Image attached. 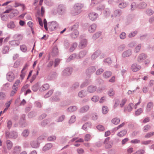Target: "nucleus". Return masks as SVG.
Wrapping results in <instances>:
<instances>
[{
    "label": "nucleus",
    "mask_w": 154,
    "mask_h": 154,
    "mask_svg": "<svg viewBox=\"0 0 154 154\" xmlns=\"http://www.w3.org/2000/svg\"><path fill=\"white\" fill-rule=\"evenodd\" d=\"M83 7L84 5L83 4L80 3L75 4L73 6L74 10L71 11V14L74 16L79 14L81 12V9Z\"/></svg>",
    "instance_id": "obj_1"
},
{
    "label": "nucleus",
    "mask_w": 154,
    "mask_h": 154,
    "mask_svg": "<svg viewBox=\"0 0 154 154\" xmlns=\"http://www.w3.org/2000/svg\"><path fill=\"white\" fill-rule=\"evenodd\" d=\"M85 36L84 35H80L79 37L80 41L79 45V47L81 49L86 47L88 44L87 40L84 38Z\"/></svg>",
    "instance_id": "obj_2"
},
{
    "label": "nucleus",
    "mask_w": 154,
    "mask_h": 154,
    "mask_svg": "<svg viewBox=\"0 0 154 154\" xmlns=\"http://www.w3.org/2000/svg\"><path fill=\"white\" fill-rule=\"evenodd\" d=\"M58 25L55 21H53L48 23V28L51 31L55 30L58 28Z\"/></svg>",
    "instance_id": "obj_3"
},
{
    "label": "nucleus",
    "mask_w": 154,
    "mask_h": 154,
    "mask_svg": "<svg viewBox=\"0 0 154 154\" xmlns=\"http://www.w3.org/2000/svg\"><path fill=\"white\" fill-rule=\"evenodd\" d=\"M5 134L6 137L9 138L15 139L18 136L17 132L14 131H11L10 133L8 131H6Z\"/></svg>",
    "instance_id": "obj_4"
},
{
    "label": "nucleus",
    "mask_w": 154,
    "mask_h": 154,
    "mask_svg": "<svg viewBox=\"0 0 154 154\" xmlns=\"http://www.w3.org/2000/svg\"><path fill=\"white\" fill-rule=\"evenodd\" d=\"M132 54V52L131 50L128 49L124 51L122 54V56L123 58H125L129 57Z\"/></svg>",
    "instance_id": "obj_5"
},
{
    "label": "nucleus",
    "mask_w": 154,
    "mask_h": 154,
    "mask_svg": "<svg viewBox=\"0 0 154 154\" xmlns=\"http://www.w3.org/2000/svg\"><path fill=\"white\" fill-rule=\"evenodd\" d=\"M72 71V68L70 67L67 68L62 71V75L65 76L69 75L71 74Z\"/></svg>",
    "instance_id": "obj_6"
},
{
    "label": "nucleus",
    "mask_w": 154,
    "mask_h": 154,
    "mask_svg": "<svg viewBox=\"0 0 154 154\" xmlns=\"http://www.w3.org/2000/svg\"><path fill=\"white\" fill-rule=\"evenodd\" d=\"M15 79V76L14 73L12 72H9L7 74V79L10 82L13 81Z\"/></svg>",
    "instance_id": "obj_7"
},
{
    "label": "nucleus",
    "mask_w": 154,
    "mask_h": 154,
    "mask_svg": "<svg viewBox=\"0 0 154 154\" xmlns=\"http://www.w3.org/2000/svg\"><path fill=\"white\" fill-rule=\"evenodd\" d=\"M79 27V23H75L74 25L71 26L68 28V30L69 32L72 31L76 32L78 31L77 29Z\"/></svg>",
    "instance_id": "obj_8"
},
{
    "label": "nucleus",
    "mask_w": 154,
    "mask_h": 154,
    "mask_svg": "<svg viewBox=\"0 0 154 154\" xmlns=\"http://www.w3.org/2000/svg\"><path fill=\"white\" fill-rule=\"evenodd\" d=\"M154 106L153 102H150L147 103L145 111L146 112H149L152 109Z\"/></svg>",
    "instance_id": "obj_9"
},
{
    "label": "nucleus",
    "mask_w": 154,
    "mask_h": 154,
    "mask_svg": "<svg viewBox=\"0 0 154 154\" xmlns=\"http://www.w3.org/2000/svg\"><path fill=\"white\" fill-rule=\"evenodd\" d=\"M21 150V147L20 146L17 145L14 147L12 152L13 154H18Z\"/></svg>",
    "instance_id": "obj_10"
},
{
    "label": "nucleus",
    "mask_w": 154,
    "mask_h": 154,
    "mask_svg": "<svg viewBox=\"0 0 154 154\" xmlns=\"http://www.w3.org/2000/svg\"><path fill=\"white\" fill-rule=\"evenodd\" d=\"M89 19L92 21L96 20L98 17V14L94 13L92 12L89 13L88 14Z\"/></svg>",
    "instance_id": "obj_11"
},
{
    "label": "nucleus",
    "mask_w": 154,
    "mask_h": 154,
    "mask_svg": "<svg viewBox=\"0 0 154 154\" xmlns=\"http://www.w3.org/2000/svg\"><path fill=\"white\" fill-rule=\"evenodd\" d=\"M87 51L84 50L80 51L78 54L77 59H80L84 57L87 54Z\"/></svg>",
    "instance_id": "obj_12"
},
{
    "label": "nucleus",
    "mask_w": 154,
    "mask_h": 154,
    "mask_svg": "<svg viewBox=\"0 0 154 154\" xmlns=\"http://www.w3.org/2000/svg\"><path fill=\"white\" fill-rule=\"evenodd\" d=\"M147 57V55L144 54L142 53L139 55L137 58V61L138 62L141 63L145 60Z\"/></svg>",
    "instance_id": "obj_13"
},
{
    "label": "nucleus",
    "mask_w": 154,
    "mask_h": 154,
    "mask_svg": "<svg viewBox=\"0 0 154 154\" xmlns=\"http://www.w3.org/2000/svg\"><path fill=\"white\" fill-rule=\"evenodd\" d=\"M40 143L38 142V141L36 140L31 142L30 145L32 148L36 149L38 148L39 147Z\"/></svg>",
    "instance_id": "obj_14"
},
{
    "label": "nucleus",
    "mask_w": 154,
    "mask_h": 154,
    "mask_svg": "<svg viewBox=\"0 0 154 154\" xmlns=\"http://www.w3.org/2000/svg\"><path fill=\"white\" fill-rule=\"evenodd\" d=\"M96 70L95 66H91L89 67L86 70L87 74L90 75L94 73Z\"/></svg>",
    "instance_id": "obj_15"
},
{
    "label": "nucleus",
    "mask_w": 154,
    "mask_h": 154,
    "mask_svg": "<svg viewBox=\"0 0 154 154\" xmlns=\"http://www.w3.org/2000/svg\"><path fill=\"white\" fill-rule=\"evenodd\" d=\"M90 107L88 105H85L81 107L79 110L80 113H84L87 112L89 109Z\"/></svg>",
    "instance_id": "obj_16"
},
{
    "label": "nucleus",
    "mask_w": 154,
    "mask_h": 154,
    "mask_svg": "<svg viewBox=\"0 0 154 154\" xmlns=\"http://www.w3.org/2000/svg\"><path fill=\"white\" fill-rule=\"evenodd\" d=\"M141 68V66L136 63L133 64L131 66V69L133 72H137Z\"/></svg>",
    "instance_id": "obj_17"
},
{
    "label": "nucleus",
    "mask_w": 154,
    "mask_h": 154,
    "mask_svg": "<svg viewBox=\"0 0 154 154\" xmlns=\"http://www.w3.org/2000/svg\"><path fill=\"white\" fill-rule=\"evenodd\" d=\"M134 104L132 103H130L127 107H125L124 109V111H128V112H131L133 109L134 107Z\"/></svg>",
    "instance_id": "obj_18"
},
{
    "label": "nucleus",
    "mask_w": 154,
    "mask_h": 154,
    "mask_svg": "<svg viewBox=\"0 0 154 154\" xmlns=\"http://www.w3.org/2000/svg\"><path fill=\"white\" fill-rule=\"evenodd\" d=\"M97 27V25L96 24H92L89 27V32L91 33L94 32L96 30Z\"/></svg>",
    "instance_id": "obj_19"
},
{
    "label": "nucleus",
    "mask_w": 154,
    "mask_h": 154,
    "mask_svg": "<svg viewBox=\"0 0 154 154\" xmlns=\"http://www.w3.org/2000/svg\"><path fill=\"white\" fill-rule=\"evenodd\" d=\"M65 11V8L63 5H60L58 6L57 11L59 14H62Z\"/></svg>",
    "instance_id": "obj_20"
},
{
    "label": "nucleus",
    "mask_w": 154,
    "mask_h": 154,
    "mask_svg": "<svg viewBox=\"0 0 154 154\" xmlns=\"http://www.w3.org/2000/svg\"><path fill=\"white\" fill-rule=\"evenodd\" d=\"M96 89L97 87L96 86L90 85L87 88V91L90 93H92L94 92Z\"/></svg>",
    "instance_id": "obj_21"
},
{
    "label": "nucleus",
    "mask_w": 154,
    "mask_h": 154,
    "mask_svg": "<svg viewBox=\"0 0 154 154\" xmlns=\"http://www.w3.org/2000/svg\"><path fill=\"white\" fill-rule=\"evenodd\" d=\"M53 146L51 143H48L43 147L42 150L44 152L50 149Z\"/></svg>",
    "instance_id": "obj_22"
},
{
    "label": "nucleus",
    "mask_w": 154,
    "mask_h": 154,
    "mask_svg": "<svg viewBox=\"0 0 154 154\" xmlns=\"http://www.w3.org/2000/svg\"><path fill=\"white\" fill-rule=\"evenodd\" d=\"M49 88V85L47 83H46L42 86L39 88V90L40 91H42L48 89Z\"/></svg>",
    "instance_id": "obj_23"
},
{
    "label": "nucleus",
    "mask_w": 154,
    "mask_h": 154,
    "mask_svg": "<svg viewBox=\"0 0 154 154\" xmlns=\"http://www.w3.org/2000/svg\"><path fill=\"white\" fill-rule=\"evenodd\" d=\"M7 26L8 28L12 29L15 27L16 25L13 21H11L7 24Z\"/></svg>",
    "instance_id": "obj_24"
},
{
    "label": "nucleus",
    "mask_w": 154,
    "mask_h": 154,
    "mask_svg": "<svg viewBox=\"0 0 154 154\" xmlns=\"http://www.w3.org/2000/svg\"><path fill=\"white\" fill-rule=\"evenodd\" d=\"M100 52L99 51H95L91 56V59L92 60H95L100 54Z\"/></svg>",
    "instance_id": "obj_25"
},
{
    "label": "nucleus",
    "mask_w": 154,
    "mask_h": 154,
    "mask_svg": "<svg viewBox=\"0 0 154 154\" xmlns=\"http://www.w3.org/2000/svg\"><path fill=\"white\" fill-rule=\"evenodd\" d=\"M5 142L7 149L8 150H11L13 146L12 142L9 140H6Z\"/></svg>",
    "instance_id": "obj_26"
},
{
    "label": "nucleus",
    "mask_w": 154,
    "mask_h": 154,
    "mask_svg": "<svg viewBox=\"0 0 154 154\" xmlns=\"http://www.w3.org/2000/svg\"><path fill=\"white\" fill-rule=\"evenodd\" d=\"M79 97L82 98L86 95V91L85 90H83L80 91L78 94Z\"/></svg>",
    "instance_id": "obj_27"
},
{
    "label": "nucleus",
    "mask_w": 154,
    "mask_h": 154,
    "mask_svg": "<svg viewBox=\"0 0 154 154\" xmlns=\"http://www.w3.org/2000/svg\"><path fill=\"white\" fill-rule=\"evenodd\" d=\"M122 11L120 9L116 10L114 12V15L115 17H119L122 15Z\"/></svg>",
    "instance_id": "obj_28"
},
{
    "label": "nucleus",
    "mask_w": 154,
    "mask_h": 154,
    "mask_svg": "<svg viewBox=\"0 0 154 154\" xmlns=\"http://www.w3.org/2000/svg\"><path fill=\"white\" fill-rule=\"evenodd\" d=\"M10 47L8 46H4L2 49V52L3 54H6L8 53Z\"/></svg>",
    "instance_id": "obj_29"
},
{
    "label": "nucleus",
    "mask_w": 154,
    "mask_h": 154,
    "mask_svg": "<svg viewBox=\"0 0 154 154\" xmlns=\"http://www.w3.org/2000/svg\"><path fill=\"white\" fill-rule=\"evenodd\" d=\"M112 72L110 71L104 72L103 74V77L105 79L109 78L112 75Z\"/></svg>",
    "instance_id": "obj_30"
},
{
    "label": "nucleus",
    "mask_w": 154,
    "mask_h": 154,
    "mask_svg": "<svg viewBox=\"0 0 154 154\" xmlns=\"http://www.w3.org/2000/svg\"><path fill=\"white\" fill-rule=\"evenodd\" d=\"M78 107L76 106H72L68 107L67 110L69 112H73L77 110Z\"/></svg>",
    "instance_id": "obj_31"
},
{
    "label": "nucleus",
    "mask_w": 154,
    "mask_h": 154,
    "mask_svg": "<svg viewBox=\"0 0 154 154\" xmlns=\"http://www.w3.org/2000/svg\"><path fill=\"white\" fill-rule=\"evenodd\" d=\"M13 38L16 40L18 41L21 40L23 38V36L22 35L20 34H16L13 36Z\"/></svg>",
    "instance_id": "obj_32"
},
{
    "label": "nucleus",
    "mask_w": 154,
    "mask_h": 154,
    "mask_svg": "<svg viewBox=\"0 0 154 154\" xmlns=\"http://www.w3.org/2000/svg\"><path fill=\"white\" fill-rule=\"evenodd\" d=\"M103 13L106 17H108L110 15L111 13L110 10L109 8H106L104 11Z\"/></svg>",
    "instance_id": "obj_33"
},
{
    "label": "nucleus",
    "mask_w": 154,
    "mask_h": 154,
    "mask_svg": "<svg viewBox=\"0 0 154 154\" xmlns=\"http://www.w3.org/2000/svg\"><path fill=\"white\" fill-rule=\"evenodd\" d=\"M40 86V83L38 82L34 85L32 87V90L34 91H36L39 88Z\"/></svg>",
    "instance_id": "obj_34"
},
{
    "label": "nucleus",
    "mask_w": 154,
    "mask_h": 154,
    "mask_svg": "<svg viewBox=\"0 0 154 154\" xmlns=\"http://www.w3.org/2000/svg\"><path fill=\"white\" fill-rule=\"evenodd\" d=\"M77 55L76 54L74 53L71 55L66 60V62H68L71 60H73L75 58H77Z\"/></svg>",
    "instance_id": "obj_35"
},
{
    "label": "nucleus",
    "mask_w": 154,
    "mask_h": 154,
    "mask_svg": "<svg viewBox=\"0 0 154 154\" xmlns=\"http://www.w3.org/2000/svg\"><path fill=\"white\" fill-rule=\"evenodd\" d=\"M91 82L90 80L86 79L80 85V87L83 88Z\"/></svg>",
    "instance_id": "obj_36"
},
{
    "label": "nucleus",
    "mask_w": 154,
    "mask_h": 154,
    "mask_svg": "<svg viewBox=\"0 0 154 154\" xmlns=\"http://www.w3.org/2000/svg\"><path fill=\"white\" fill-rule=\"evenodd\" d=\"M125 48V44H122L119 46L117 48V51L119 52L122 51Z\"/></svg>",
    "instance_id": "obj_37"
},
{
    "label": "nucleus",
    "mask_w": 154,
    "mask_h": 154,
    "mask_svg": "<svg viewBox=\"0 0 154 154\" xmlns=\"http://www.w3.org/2000/svg\"><path fill=\"white\" fill-rule=\"evenodd\" d=\"M10 45L14 46H17L19 45L20 42L16 40L11 41L9 42Z\"/></svg>",
    "instance_id": "obj_38"
},
{
    "label": "nucleus",
    "mask_w": 154,
    "mask_h": 154,
    "mask_svg": "<svg viewBox=\"0 0 154 154\" xmlns=\"http://www.w3.org/2000/svg\"><path fill=\"white\" fill-rule=\"evenodd\" d=\"M79 35V32L78 31H76V32H72L70 36L72 38L75 39L77 38Z\"/></svg>",
    "instance_id": "obj_39"
},
{
    "label": "nucleus",
    "mask_w": 154,
    "mask_h": 154,
    "mask_svg": "<svg viewBox=\"0 0 154 154\" xmlns=\"http://www.w3.org/2000/svg\"><path fill=\"white\" fill-rule=\"evenodd\" d=\"M78 44L76 42L73 43L71 45L70 48L69 49V51L70 52H72L77 47Z\"/></svg>",
    "instance_id": "obj_40"
},
{
    "label": "nucleus",
    "mask_w": 154,
    "mask_h": 154,
    "mask_svg": "<svg viewBox=\"0 0 154 154\" xmlns=\"http://www.w3.org/2000/svg\"><path fill=\"white\" fill-rule=\"evenodd\" d=\"M20 50L24 53H26L27 51V47L25 45H23L20 46Z\"/></svg>",
    "instance_id": "obj_41"
},
{
    "label": "nucleus",
    "mask_w": 154,
    "mask_h": 154,
    "mask_svg": "<svg viewBox=\"0 0 154 154\" xmlns=\"http://www.w3.org/2000/svg\"><path fill=\"white\" fill-rule=\"evenodd\" d=\"M146 6L147 4L145 2H141L138 5V8L140 9H143L146 8Z\"/></svg>",
    "instance_id": "obj_42"
},
{
    "label": "nucleus",
    "mask_w": 154,
    "mask_h": 154,
    "mask_svg": "<svg viewBox=\"0 0 154 154\" xmlns=\"http://www.w3.org/2000/svg\"><path fill=\"white\" fill-rule=\"evenodd\" d=\"M127 131L125 130H124L121 131L117 134V135L120 137H122L126 134Z\"/></svg>",
    "instance_id": "obj_43"
},
{
    "label": "nucleus",
    "mask_w": 154,
    "mask_h": 154,
    "mask_svg": "<svg viewBox=\"0 0 154 154\" xmlns=\"http://www.w3.org/2000/svg\"><path fill=\"white\" fill-rule=\"evenodd\" d=\"M45 3L47 6H52L54 5V3L51 0H45Z\"/></svg>",
    "instance_id": "obj_44"
},
{
    "label": "nucleus",
    "mask_w": 154,
    "mask_h": 154,
    "mask_svg": "<svg viewBox=\"0 0 154 154\" xmlns=\"http://www.w3.org/2000/svg\"><path fill=\"white\" fill-rule=\"evenodd\" d=\"M12 122L11 120H7V126L8 129H10L12 125Z\"/></svg>",
    "instance_id": "obj_45"
},
{
    "label": "nucleus",
    "mask_w": 154,
    "mask_h": 154,
    "mask_svg": "<svg viewBox=\"0 0 154 154\" xmlns=\"http://www.w3.org/2000/svg\"><path fill=\"white\" fill-rule=\"evenodd\" d=\"M29 134V131L27 129H26L23 131L22 133V135L24 137H26Z\"/></svg>",
    "instance_id": "obj_46"
},
{
    "label": "nucleus",
    "mask_w": 154,
    "mask_h": 154,
    "mask_svg": "<svg viewBox=\"0 0 154 154\" xmlns=\"http://www.w3.org/2000/svg\"><path fill=\"white\" fill-rule=\"evenodd\" d=\"M105 143V148L107 149L111 148L112 147L113 143L111 142H109Z\"/></svg>",
    "instance_id": "obj_47"
},
{
    "label": "nucleus",
    "mask_w": 154,
    "mask_h": 154,
    "mask_svg": "<svg viewBox=\"0 0 154 154\" xmlns=\"http://www.w3.org/2000/svg\"><path fill=\"white\" fill-rule=\"evenodd\" d=\"M20 80L19 79H18L15 81L14 85H13V87L17 89L18 86L20 85Z\"/></svg>",
    "instance_id": "obj_48"
},
{
    "label": "nucleus",
    "mask_w": 154,
    "mask_h": 154,
    "mask_svg": "<svg viewBox=\"0 0 154 154\" xmlns=\"http://www.w3.org/2000/svg\"><path fill=\"white\" fill-rule=\"evenodd\" d=\"M120 121L119 119L114 118L112 120V122L114 124L117 125L118 124Z\"/></svg>",
    "instance_id": "obj_49"
},
{
    "label": "nucleus",
    "mask_w": 154,
    "mask_h": 154,
    "mask_svg": "<svg viewBox=\"0 0 154 154\" xmlns=\"http://www.w3.org/2000/svg\"><path fill=\"white\" fill-rule=\"evenodd\" d=\"M131 10L133 11L138 7V5L135 2H133L131 3Z\"/></svg>",
    "instance_id": "obj_50"
},
{
    "label": "nucleus",
    "mask_w": 154,
    "mask_h": 154,
    "mask_svg": "<svg viewBox=\"0 0 154 154\" xmlns=\"http://www.w3.org/2000/svg\"><path fill=\"white\" fill-rule=\"evenodd\" d=\"M102 111L103 114H106L108 112L107 107L106 106H103L102 107Z\"/></svg>",
    "instance_id": "obj_51"
},
{
    "label": "nucleus",
    "mask_w": 154,
    "mask_h": 154,
    "mask_svg": "<svg viewBox=\"0 0 154 154\" xmlns=\"http://www.w3.org/2000/svg\"><path fill=\"white\" fill-rule=\"evenodd\" d=\"M65 116L64 115H62L58 117L56 121L57 122H63Z\"/></svg>",
    "instance_id": "obj_52"
},
{
    "label": "nucleus",
    "mask_w": 154,
    "mask_h": 154,
    "mask_svg": "<svg viewBox=\"0 0 154 154\" xmlns=\"http://www.w3.org/2000/svg\"><path fill=\"white\" fill-rule=\"evenodd\" d=\"M128 5L126 2H123L120 3L119 5V7L121 8H124L126 7Z\"/></svg>",
    "instance_id": "obj_53"
},
{
    "label": "nucleus",
    "mask_w": 154,
    "mask_h": 154,
    "mask_svg": "<svg viewBox=\"0 0 154 154\" xmlns=\"http://www.w3.org/2000/svg\"><path fill=\"white\" fill-rule=\"evenodd\" d=\"M143 110L142 108H140L136 111L135 112V115L136 116H138L142 113Z\"/></svg>",
    "instance_id": "obj_54"
},
{
    "label": "nucleus",
    "mask_w": 154,
    "mask_h": 154,
    "mask_svg": "<svg viewBox=\"0 0 154 154\" xmlns=\"http://www.w3.org/2000/svg\"><path fill=\"white\" fill-rule=\"evenodd\" d=\"M146 12V14L149 15H151L154 13L152 9L149 8L147 9Z\"/></svg>",
    "instance_id": "obj_55"
},
{
    "label": "nucleus",
    "mask_w": 154,
    "mask_h": 154,
    "mask_svg": "<svg viewBox=\"0 0 154 154\" xmlns=\"http://www.w3.org/2000/svg\"><path fill=\"white\" fill-rule=\"evenodd\" d=\"M8 14H2L1 15V19L2 20L6 21L8 18Z\"/></svg>",
    "instance_id": "obj_56"
},
{
    "label": "nucleus",
    "mask_w": 154,
    "mask_h": 154,
    "mask_svg": "<svg viewBox=\"0 0 154 154\" xmlns=\"http://www.w3.org/2000/svg\"><path fill=\"white\" fill-rule=\"evenodd\" d=\"M101 35V33L100 32H97L94 34L92 37V38L94 39H96L99 38Z\"/></svg>",
    "instance_id": "obj_57"
},
{
    "label": "nucleus",
    "mask_w": 154,
    "mask_h": 154,
    "mask_svg": "<svg viewBox=\"0 0 154 154\" xmlns=\"http://www.w3.org/2000/svg\"><path fill=\"white\" fill-rule=\"evenodd\" d=\"M75 119L76 116H75L73 115L72 116L69 121V124H72L76 120Z\"/></svg>",
    "instance_id": "obj_58"
},
{
    "label": "nucleus",
    "mask_w": 154,
    "mask_h": 154,
    "mask_svg": "<svg viewBox=\"0 0 154 154\" xmlns=\"http://www.w3.org/2000/svg\"><path fill=\"white\" fill-rule=\"evenodd\" d=\"M56 137L55 136H51L48 137L47 140L49 141H52L56 140Z\"/></svg>",
    "instance_id": "obj_59"
},
{
    "label": "nucleus",
    "mask_w": 154,
    "mask_h": 154,
    "mask_svg": "<svg viewBox=\"0 0 154 154\" xmlns=\"http://www.w3.org/2000/svg\"><path fill=\"white\" fill-rule=\"evenodd\" d=\"M141 47V45L140 44H138L136 47L135 50L134 52L135 53H138L140 51Z\"/></svg>",
    "instance_id": "obj_60"
},
{
    "label": "nucleus",
    "mask_w": 154,
    "mask_h": 154,
    "mask_svg": "<svg viewBox=\"0 0 154 154\" xmlns=\"http://www.w3.org/2000/svg\"><path fill=\"white\" fill-rule=\"evenodd\" d=\"M53 90H51L48 91L45 95L44 97L45 98H48L50 97L53 94Z\"/></svg>",
    "instance_id": "obj_61"
},
{
    "label": "nucleus",
    "mask_w": 154,
    "mask_h": 154,
    "mask_svg": "<svg viewBox=\"0 0 154 154\" xmlns=\"http://www.w3.org/2000/svg\"><path fill=\"white\" fill-rule=\"evenodd\" d=\"M99 99V97L97 96H94L91 98V100L94 102L98 101Z\"/></svg>",
    "instance_id": "obj_62"
},
{
    "label": "nucleus",
    "mask_w": 154,
    "mask_h": 154,
    "mask_svg": "<svg viewBox=\"0 0 154 154\" xmlns=\"http://www.w3.org/2000/svg\"><path fill=\"white\" fill-rule=\"evenodd\" d=\"M137 31H135L131 32L128 35V37L129 38H132L134 37L137 35Z\"/></svg>",
    "instance_id": "obj_63"
},
{
    "label": "nucleus",
    "mask_w": 154,
    "mask_h": 154,
    "mask_svg": "<svg viewBox=\"0 0 154 154\" xmlns=\"http://www.w3.org/2000/svg\"><path fill=\"white\" fill-rule=\"evenodd\" d=\"M145 153V150L143 149H139L133 154H143Z\"/></svg>",
    "instance_id": "obj_64"
}]
</instances>
